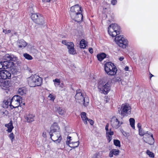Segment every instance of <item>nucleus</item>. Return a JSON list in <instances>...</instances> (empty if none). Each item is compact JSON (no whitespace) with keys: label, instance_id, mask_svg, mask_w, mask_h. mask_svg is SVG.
Listing matches in <instances>:
<instances>
[{"label":"nucleus","instance_id":"obj_1","mask_svg":"<svg viewBox=\"0 0 158 158\" xmlns=\"http://www.w3.org/2000/svg\"><path fill=\"white\" fill-rule=\"evenodd\" d=\"M81 9V7L78 5H75L70 8V16L75 21L79 22L83 19Z\"/></svg>","mask_w":158,"mask_h":158},{"label":"nucleus","instance_id":"obj_2","mask_svg":"<svg viewBox=\"0 0 158 158\" xmlns=\"http://www.w3.org/2000/svg\"><path fill=\"white\" fill-rule=\"evenodd\" d=\"M75 98L77 102L83 104L85 107L88 106L89 102V98L80 89L77 90Z\"/></svg>","mask_w":158,"mask_h":158},{"label":"nucleus","instance_id":"obj_3","mask_svg":"<svg viewBox=\"0 0 158 158\" xmlns=\"http://www.w3.org/2000/svg\"><path fill=\"white\" fill-rule=\"evenodd\" d=\"M28 84L31 87L40 86L42 83L43 79L36 75H32L27 78Z\"/></svg>","mask_w":158,"mask_h":158},{"label":"nucleus","instance_id":"obj_4","mask_svg":"<svg viewBox=\"0 0 158 158\" xmlns=\"http://www.w3.org/2000/svg\"><path fill=\"white\" fill-rule=\"evenodd\" d=\"M105 72L108 75L114 76L116 74L117 69L114 64L111 62H107L104 65Z\"/></svg>","mask_w":158,"mask_h":158},{"label":"nucleus","instance_id":"obj_5","mask_svg":"<svg viewBox=\"0 0 158 158\" xmlns=\"http://www.w3.org/2000/svg\"><path fill=\"white\" fill-rule=\"evenodd\" d=\"M120 27L117 24H112L108 27V32L112 37H115L120 34Z\"/></svg>","mask_w":158,"mask_h":158},{"label":"nucleus","instance_id":"obj_6","mask_svg":"<svg viewBox=\"0 0 158 158\" xmlns=\"http://www.w3.org/2000/svg\"><path fill=\"white\" fill-rule=\"evenodd\" d=\"M115 41L119 47L123 48H126L128 46V41L123 35L116 36L115 38Z\"/></svg>","mask_w":158,"mask_h":158},{"label":"nucleus","instance_id":"obj_7","mask_svg":"<svg viewBox=\"0 0 158 158\" xmlns=\"http://www.w3.org/2000/svg\"><path fill=\"white\" fill-rule=\"evenodd\" d=\"M21 102H22V98L18 95H15L11 99L10 108L16 109L20 105Z\"/></svg>","mask_w":158,"mask_h":158},{"label":"nucleus","instance_id":"obj_8","mask_svg":"<svg viewBox=\"0 0 158 158\" xmlns=\"http://www.w3.org/2000/svg\"><path fill=\"white\" fill-rule=\"evenodd\" d=\"M31 18L35 23L38 25H43L44 24V17L40 14H33L31 16Z\"/></svg>","mask_w":158,"mask_h":158},{"label":"nucleus","instance_id":"obj_9","mask_svg":"<svg viewBox=\"0 0 158 158\" xmlns=\"http://www.w3.org/2000/svg\"><path fill=\"white\" fill-rule=\"evenodd\" d=\"M121 115L123 117L128 116L130 114L131 107L128 104H123L121 108Z\"/></svg>","mask_w":158,"mask_h":158},{"label":"nucleus","instance_id":"obj_10","mask_svg":"<svg viewBox=\"0 0 158 158\" xmlns=\"http://www.w3.org/2000/svg\"><path fill=\"white\" fill-rule=\"evenodd\" d=\"M17 59V58L13 54H7L3 56L2 60L5 62H7L8 63H11V68H13L14 64L13 62L11 61H15Z\"/></svg>","mask_w":158,"mask_h":158},{"label":"nucleus","instance_id":"obj_11","mask_svg":"<svg viewBox=\"0 0 158 158\" xmlns=\"http://www.w3.org/2000/svg\"><path fill=\"white\" fill-rule=\"evenodd\" d=\"M57 133L59 134H60V133H61L60 130V127L56 123H54L50 128V131L49 133L50 138H52V136L53 135L52 133Z\"/></svg>","mask_w":158,"mask_h":158},{"label":"nucleus","instance_id":"obj_12","mask_svg":"<svg viewBox=\"0 0 158 158\" xmlns=\"http://www.w3.org/2000/svg\"><path fill=\"white\" fill-rule=\"evenodd\" d=\"M62 43L67 47L70 54H74L76 53V51L74 50V45L73 42H68L66 40H63Z\"/></svg>","mask_w":158,"mask_h":158},{"label":"nucleus","instance_id":"obj_13","mask_svg":"<svg viewBox=\"0 0 158 158\" xmlns=\"http://www.w3.org/2000/svg\"><path fill=\"white\" fill-rule=\"evenodd\" d=\"M11 74L7 70H5L0 71V81H2L6 79H10L11 77Z\"/></svg>","mask_w":158,"mask_h":158},{"label":"nucleus","instance_id":"obj_14","mask_svg":"<svg viewBox=\"0 0 158 158\" xmlns=\"http://www.w3.org/2000/svg\"><path fill=\"white\" fill-rule=\"evenodd\" d=\"M110 122L112 127L115 129L118 128L123 124V123L119 121L116 117L114 116L111 118Z\"/></svg>","mask_w":158,"mask_h":158},{"label":"nucleus","instance_id":"obj_15","mask_svg":"<svg viewBox=\"0 0 158 158\" xmlns=\"http://www.w3.org/2000/svg\"><path fill=\"white\" fill-rule=\"evenodd\" d=\"M53 135L52 136L51 139L54 142L56 143H60L62 139L61 133L60 134H57V133H52Z\"/></svg>","mask_w":158,"mask_h":158},{"label":"nucleus","instance_id":"obj_16","mask_svg":"<svg viewBox=\"0 0 158 158\" xmlns=\"http://www.w3.org/2000/svg\"><path fill=\"white\" fill-rule=\"evenodd\" d=\"M110 84L108 83V82H107L99 89L101 93L106 94L110 90Z\"/></svg>","mask_w":158,"mask_h":158},{"label":"nucleus","instance_id":"obj_17","mask_svg":"<svg viewBox=\"0 0 158 158\" xmlns=\"http://www.w3.org/2000/svg\"><path fill=\"white\" fill-rule=\"evenodd\" d=\"M12 85L10 80L0 81V86L2 88H7L10 87Z\"/></svg>","mask_w":158,"mask_h":158},{"label":"nucleus","instance_id":"obj_18","mask_svg":"<svg viewBox=\"0 0 158 158\" xmlns=\"http://www.w3.org/2000/svg\"><path fill=\"white\" fill-rule=\"evenodd\" d=\"M11 64V63H8L7 62H5L2 60L0 62V69H5L9 68L11 69V65H10Z\"/></svg>","mask_w":158,"mask_h":158},{"label":"nucleus","instance_id":"obj_19","mask_svg":"<svg viewBox=\"0 0 158 158\" xmlns=\"http://www.w3.org/2000/svg\"><path fill=\"white\" fill-rule=\"evenodd\" d=\"M66 144L70 147L74 148L78 146L79 144V141H77L71 143V141L67 140L66 142Z\"/></svg>","mask_w":158,"mask_h":158},{"label":"nucleus","instance_id":"obj_20","mask_svg":"<svg viewBox=\"0 0 158 158\" xmlns=\"http://www.w3.org/2000/svg\"><path fill=\"white\" fill-rule=\"evenodd\" d=\"M35 116L31 114H26L24 115V118L27 123H31L34 121Z\"/></svg>","mask_w":158,"mask_h":158},{"label":"nucleus","instance_id":"obj_21","mask_svg":"<svg viewBox=\"0 0 158 158\" xmlns=\"http://www.w3.org/2000/svg\"><path fill=\"white\" fill-rule=\"evenodd\" d=\"M114 134V132L111 131V129L106 132V136L109 143H110L112 139V135Z\"/></svg>","mask_w":158,"mask_h":158},{"label":"nucleus","instance_id":"obj_22","mask_svg":"<svg viewBox=\"0 0 158 158\" xmlns=\"http://www.w3.org/2000/svg\"><path fill=\"white\" fill-rule=\"evenodd\" d=\"M5 127H7V129L6 130V131L8 133H11L14 128L13 125V122L12 120L10 121L9 123L5 124Z\"/></svg>","mask_w":158,"mask_h":158},{"label":"nucleus","instance_id":"obj_23","mask_svg":"<svg viewBox=\"0 0 158 158\" xmlns=\"http://www.w3.org/2000/svg\"><path fill=\"white\" fill-rule=\"evenodd\" d=\"M120 153V151L118 149H113L112 150L109 154V156L111 158L113 157V155L117 156Z\"/></svg>","mask_w":158,"mask_h":158},{"label":"nucleus","instance_id":"obj_24","mask_svg":"<svg viewBox=\"0 0 158 158\" xmlns=\"http://www.w3.org/2000/svg\"><path fill=\"white\" fill-rule=\"evenodd\" d=\"M18 44L19 47L22 48H25L27 44V43L23 40H19L18 42Z\"/></svg>","mask_w":158,"mask_h":158},{"label":"nucleus","instance_id":"obj_25","mask_svg":"<svg viewBox=\"0 0 158 158\" xmlns=\"http://www.w3.org/2000/svg\"><path fill=\"white\" fill-rule=\"evenodd\" d=\"M81 116L84 124H87L88 123L87 119L88 118L86 116V113L85 112H82L81 114Z\"/></svg>","mask_w":158,"mask_h":158},{"label":"nucleus","instance_id":"obj_26","mask_svg":"<svg viewBox=\"0 0 158 158\" xmlns=\"http://www.w3.org/2000/svg\"><path fill=\"white\" fill-rule=\"evenodd\" d=\"M150 135L147 136L149 138V140L148 141V143L150 145H152L154 143V139L153 138V136L151 133H149Z\"/></svg>","mask_w":158,"mask_h":158},{"label":"nucleus","instance_id":"obj_27","mask_svg":"<svg viewBox=\"0 0 158 158\" xmlns=\"http://www.w3.org/2000/svg\"><path fill=\"white\" fill-rule=\"evenodd\" d=\"M106 55L104 53H102L97 55V57L98 60L100 61H102L106 57Z\"/></svg>","mask_w":158,"mask_h":158},{"label":"nucleus","instance_id":"obj_28","mask_svg":"<svg viewBox=\"0 0 158 158\" xmlns=\"http://www.w3.org/2000/svg\"><path fill=\"white\" fill-rule=\"evenodd\" d=\"M11 102V99L10 98H7L3 101V103L5 105V107H8L9 106H10V104Z\"/></svg>","mask_w":158,"mask_h":158},{"label":"nucleus","instance_id":"obj_29","mask_svg":"<svg viewBox=\"0 0 158 158\" xmlns=\"http://www.w3.org/2000/svg\"><path fill=\"white\" fill-rule=\"evenodd\" d=\"M87 46V44L85 42L84 39H82L80 42V46L81 48H85Z\"/></svg>","mask_w":158,"mask_h":158},{"label":"nucleus","instance_id":"obj_30","mask_svg":"<svg viewBox=\"0 0 158 158\" xmlns=\"http://www.w3.org/2000/svg\"><path fill=\"white\" fill-rule=\"evenodd\" d=\"M56 111L61 115H63L65 112L64 110L60 107L57 108Z\"/></svg>","mask_w":158,"mask_h":158},{"label":"nucleus","instance_id":"obj_31","mask_svg":"<svg viewBox=\"0 0 158 158\" xmlns=\"http://www.w3.org/2000/svg\"><path fill=\"white\" fill-rule=\"evenodd\" d=\"M139 134L140 136H143V135L145 136H148L150 134L148 133V131H147L146 133H145L142 130V129H139Z\"/></svg>","mask_w":158,"mask_h":158},{"label":"nucleus","instance_id":"obj_32","mask_svg":"<svg viewBox=\"0 0 158 158\" xmlns=\"http://www.w3.org/2000/svg\"><path fill=\"white\" fill-rule=\"evenodd\" d=\"M26 90L23 88H19L18 90V93L19 94L23 95L26 94Z\"/></svg>","mask_w":158,"mask_h":158},{"label":"nucleus","instance_id":"obj_33","mask_svg":"<svg viewBox=\"0 0 158 158\" xmlns=\"http://www.w3.org/2000/svg\"><path fill=\"white\" fill-rule=\"evenodd\" d=\"M129 120L131 126L133 129H135V120L134 119L132 118H130Z\"/></svg>","mask_w":158,"mask_h":158},{"label":"nucleus","instance_id":"obj_34","mask_svg":"<svg viewBox=\"0 0 158 158\" xmlns=\"http://www.w3.org/2000/svg\"><path fill=\"white\" fill-rule=\"evenodd\" d=\"M53 81L54 82V84L56 87H58V86L60 85V79L56 78L53 80Z\"/></svg>","mask_w":158,"mask_h":158},{"label":"nucleus","instance_id":"obj_35","mask_svg":"<svg viewBox=\"0 0 158 158\" xmlns=\"http://www.w3.org/2000/svg\"><path fill=\"white\" fill-rule=\"evenodd\" d=\"M105 82L103 80H101L99 81L98 83V89H101L103 86H104L105 84Z\"/></svg>","mask_w":158,"mask_h":158},{"label":"nucleus","instance_id":"obj_36","mask_svg":"<svg viewBox=\"0 0 158 158\" xmlns=\"http://www.w3.org/2000/svg\"><path fill=\"white\" fill-rule=\"evenodd\" d=\"M23 56L27 60H31L32 59V56L27 53H24L23 54Z\"/></svg>","mask_w":158,"mask_h":158},{"label":"nucleus","instance_id":"obj_37","mask_svg":"<svg viewBox=\"0 0 158 158\" xmlns=\"http://www.w3.org/2000/svg\"><path fill=\"white\" fill-rule=\"evenodd\" d=\"M114 144L116 146L120 147V142L117 139H114Z\"/></svg>","mask_w":158,"mask_h":158},{"label":"nucleus","instance_id":"obj_38","mask_svg":"<svg viewBox=\"0 0 158 158\" xmlns=\"http://www.w3.org/2000/svg\"><path fill=\"white\" fill-rule=\"evenodd\" d=\"M147 154L151 158H154V154L152 152L150 151L149 150H147L146 152Z\"/></svg>","mask_w":158,"mask_h":158},{"label":"nucleus","instance_id":"obj_39","mask_svg":"<svg viewBox=\"0 0 158 158\" xmlns=\"http://www.w3.org/2000/svg\"><path fill=\"white\" fill-rule=\"evenodd\" d=\"M9 137L11 140L12 142H13L15 139V135L13 133H11L10 134Z\"/></svg>","mask_w":158,"mask_h":158},{"label":"nucleus","instance_id":"obj_40","mask_svg":"<svg viewBox=\"0 0 158 158\" xmlns=\"http://www.w3.org/2000/svg\"><path fill=\"white\" fill-rule=\"evenodd\" d=\"M59 86L60 88L61 89H63L61 90H65V86L64 83H62L61 84L60 83Z\"/></svg>","mask_w":158,"mask_h":158},{"label":"nucleus","instance_id":"obj_41","mask_svg":"<svg viewBox=\"0 0 158 158\" xmlns=\"http://www.w3.org/2000/svg\"><path fill=\"white\" fill-rule=\"evenodd\" d=\"M48 97L49 98L50 100L53 101L54 100L55 98V96L54 95L52 94H49Z\"/></svg>","mask_w":158,"mask_h":158},{"label":"nucleus","instance_id":"obj_42","mask_svg":"<svg viewBox=\"0 0 158 158\" xmlns=\"http://www.w3.org/2000/svg\"><path fill=\"white\" fill-rule=\"evenodd\" d=\"M11 32V31L10 30H6L4 29H3V32L5 34H7L10 33Z\"/></svg>","mask_w":158,"mask_h":158},{"label":"nucleus","instance_id":"obj_43","mask_svg":"<svg viewBox=\"0 0 158 158\" xmlns=\"http://www.w3.org/2000/svg\"><path fill=\"white\" fill-rule=\"evenodd\" d=\"M87 121H88L91 125H93L94 124V122L92 120L88 118L87 119Z\"/></svg>","mask_w":158,"mask_h":158},{"label":"nucleus","instance_id":"obj_44","mask_svg":"<svg viewBox=\"0 0 158 158\" xmlns=\"http://www.w3.org/2000/svg\"><path fill=\"white\" fill-rule=\"evenodd\" d=\"M111 2L112 5H114L116 4L117 3V0H111Z\"/></svg>","mask_w":158,"mask_h":158},{"label":"nucleus","instance_id":"obj_45","mask_svg":"<svg viewBox=\"0 0 158 158\" xmlns=\"http://www.w3.org/2000/svg\"><path fill=\"white\" fill-rule=\"evenodd\" d=\"M121 81V79L120 77H117L115 78V80H114L115 82H119L120 81Z\"/></svg>","mask_w":158,"mask_h":158},{"label":"nucleus","instance_id":"obj_46","mask_svg":"<svg viewBox=\"0 0 158 158\" xmlns=\"http://www.w3.org/2000/svg\"><path fill=\"white\" fill-rule=\"evenodd\" d=\"M109 125L108 123H107L106 126L105 130H106V132L109 130Z\"/></svg>","mask_w":158,"mask_h":158},{"label":"nucleus","instance_id":"obj_47","mask_svg":"<svg viewBox=\"0 0 158 158\" xmlns=\"http://www.w3.org/2000/svg\"><path fill=\"white\" fill-rule=\"evenodd\" d=\"M89 52L90 53L92 54L93 53V50L92 48H89Z\"/></svg>","mask_w":158,"mask_h":158},{"label":"nucleus","instance_id":"obj_48","mask_svg":"<svg viewBox=\"0 0 158 158\" xmlns=\"http://www.w3.org/2000/svg\"><path fill=\"white\" fill-rule=\"evenodd\" d=\"M137 127L139 128V129H142L141 128V125L140 123H138L137 124Z\"/></svg>","mask_w":158,"mask_h":158},{"label":"nucleus","instance_id":"obj_49","mask_svg":"<svg viewBox=\"0 0 158 158\" xmlns=\"http://www.w3.org/2000/svg\"><path fill=\"white\" fill-rule=\"evenodd\" d=\"M42 136L44 137V138H46V132H44L43 133V134H42Z\"/></svg>","mask_w":158,"mask_h":158},{"label":"nucleus","instance_id":"obj_50","mask_svg":"<svg viewBox=\"0 0 158 158\" xmlns=\"http://www.w3.org/2000/svg\"><path fill=\"white\" fill-rule=\"evenodd\" d=\"M129 67L128 66H126L124 68V70L125 71H129Z\"/></svg>","mask_w":158,"mask_h":158},{"label":"nucleus","instance_id":"obj_51","mask_svg":"<svg viewBox=\"0 0 158 158\" xmlns=\"http://www.w3.org/2000/svg\"><path fill=\"white\" fill-rule=\"evenodd\" d=\"M124 59V57L123 56H121L119 58V60L120 61H122Z\"/></svg>","mask_w":158,"mask_h":158},{"label":"nucleus","instance_id":"obj_52","mask_svg":"<svg viewBox=\"0 0 158 158\" xmlns=\"http://www.w3.org/2000/svg\"><path fill=\"white\" fill-rule=\"evenodd\" d=\"M43 2H49L50 1V0H42Z\"/></svg>","mask_w":158,"mask_h":158},{"label":"nucleus","instance_id":"obj_53","mask_svg":"<svg viewBox=\"0 0 158 158\" xmlns=\"http://www.w3.org/2000/svg\"><path fill=\"white\" fill-rule=\"evenodd\" d=\"M71 136H68L67 137V140L71 141Z\"/></svg>","mask_w":158,"mask_h":158},{"label":"nucleus","instance_id":"obj_54","mask_svg":"<svg viewBox=\"0 0 158 158\" xmlns=\"http://www.w3.org/2000/svg\"><path fill=\"white\" fill-rule=\"evenodd\" d=\"M149 75H150V79H151V77H153L154 76L152 74L150 73Z\"/></svg>","mask_w":158,"mask_h":158},{"label":"nucleus","instance_id":"obj_55","mask_svg":"<svg viewBox=\"0 0 158 158\" xmlns=\"http://www.w3.org/2000/svg\"><path fill=\"white\" fill-rule=\"evenodd\" d=\"M17 33L16 32H15L14 33V34L15 35H17Z\"/></svg>","mask_w":158,"mask_h":158},{"label":"nucleus","instance_id":"obj_56","mask_svg":"<svg viewBox=\"0 0 158 158\" xmlns=\"http://www.w3.org/2000/svg\"><path fill=\"white\" fill-rule=\"evenodd\" d=\"M76 145V144H75V145H73H73L72 144V146H75Z\"/></svg>","mask_w":158,"mask_h":158},{"label":"nucleus","instance_id":"obj_57","mask_svg":"<svg viewBox=\"0 0 158 158\" xmlns=\"http://www.w3.org/2000/svg\"><path fill=\"white\" fill-rule=\"evenodd\" d=\"M13 34L12 35V36H13Z\"/></svg>","mask_w":158,"mask_h":158}]
</instances>
